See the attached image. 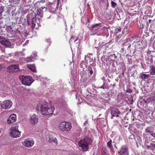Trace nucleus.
<instances>
[{
	"mask_svg": "<svg viewBox=\"0 0 155 155\" xmlns=\"http://www.w3.org/2000/svg\"><path fill=\"white\" fill-rule=\"evenodd\" d=\"M150 134L153 137L155 138V133H154L153 132H152V133Z\"/></svg>",
	"mask_w": 155,
	"mask_h": 155,
	"instance_id": "43",
	"label": "nucleus"
},
{
	"mask_svg": "<svg viewBox=\"0 0 155 155\" xmlns=\"http://www.w3.org/2000/svg\"><path fill=\"white\" fill-rule=\"evenodd\" d=\"M105 85V84L104 83L103 84V85L102 86L100 87H99L98 88H100L103 89H105V88L104 87V86Z\"/></svg>",
	"mask_w": 155,
	"mask_h": 155,
	"instance_id": "39",
	"label": "nucleus"
},
{
	"mask_svg": "<svg viewBox=\"0 0 155 155\" xmlns=\"http://www.w3.org/2000/svg\"><path fill=\"white\" fill-rule=\"evenodd\" d=\"M150 75H155V67L154 65L150 66Z\"/></svg>",
	"mask_w": 155,
	"mask_h": 155,
	"instance_id": "23",
	"label": "nucleus"
},
{
	"mask_svg": "<svg viewBox=\"0 0 155 155\" xmlns=\"http://www.w3.org/2000/svg\"><path fill=\"white\" fill-rule=\"evenodd\" d=\"M12 102L10 100H6L4 101L1 102L0 105L2 109H9L12 106Z\"/></svg>",
	"mask_w": 155,
	"mask_h": 155,
	"instance_id": "7",
	"label": "nucleus"
},
{
	"mask_svg": "<svg viewBox=\"0 0 155 155\" xmlns=\"http://www.w3.org/2000/svg\"><path fill=\"white\" fill-rule=\"evenodd\" d=\"M88 21V18L86 16L83 17L81 19L82 22L85 24H87Z\"/></svg>",
	"mask_w": 155,
	"mask_h": 155,
	"instance_id": "25",
	"label": "nucleus"
},
{
	"mask_svg": "<svg viewBox=\"0 0 155 155\" xmlns=\"http://www.w3.org/2000/svg\"><path fill=\"white\" fill-rule=\"evenodd\" d=\"M101 152L102 155H109V152L106 147H103L102 148Z\"/></svg>",
	"mask_w": 155,
	"mask_h": 155,
	"instance_id": "21",
	"label": "nucleus"
},
{
	"mask_svg": "<svg viewBox=\"0 0 155 155\" xmlns=\"http://www.w3.org/2000/svg\"><path fill=\"white\" fill-rule=\"evenodd\" d=\"M42 14V9L41 8L37 10V14L38 15H41Z\"/></svg>",
	"mask_w": 155,
	"mask_h": 155,
	"instance_id": "35",
	"label": "nucleus"
},
{
	"mask_svg": "<svg viewBox=\"0 0 155 155\" xmlns=\"http://www.w3.org/2000/svg\"><path fill=\"white\" fill-rule=\"evenodd\" d=\"M27 23L28 25H30L31 24V21L30 20V19L28 18L27 19Z\"/></svg>",
	"mask_w": 155,
	"mask_h": 155,
	"instance_id": "41",
	"label": "nucleus"
},
{
	"mask_svg": "<svg viewBox=\"0 0 155 155\" xmlns=\"http://www.w3.org/2000/svg\"><path fill=\"white\" fill-rule=\"evenodd\" d=\"M112 86V87H113V88H114V87L116 86V84H113Z\"/></svg>",
	"mask_w": 155,
	"mask_h": 155,
	"instance_id": "53",
	"label": "nucleus"
},
{
	"mask_svg": "<svg viewBox=\"0 0 155 155\" xmlns=\"http://www.w3.org/2000/svg\"><path fill=\"white\" fill-rule=\"evenodd\" d=\"M154 131V129L152 126H149L147 127L145 129V132L146 133L151 134Z\"/></svg>",
	"mask_w": 155,
	"mask_h": 155,
	"instance_id": "19",
	"label": "nucleus"
},
{
	"mask_svg": "<svg viewBox=\"0 0 155 155\" xmlns=\"http://www.w3.org/2000/svg\"><path fill=\"white\" fill-rule=\"evenodd\" d=\"M37 18L36 16L34 17L31 19V25L32 28L34 29L36 23Z\"/></svg>",
	"mask_w": 155,
	"mask_h": 155,
	"instance_id": "20",
	"label": "nucleus"
},
{
	"mask_svg": "<svg viewBox=\"0 0 155 155\" xmlns=\"http://www.w3.org/2000/svg\"><path fill=\"white\" fill-rule=\"evenodd\" d=\"M54 107L52 106H50L49 107H47L46 110V115H49L52 114H53V112L54 110Z\"/></svg>",
	"mask_w": 155,
	"mask_h": 155,
	"instance_id": "17",
	"label": "nucleus"
},
{
	"mask_svg": "<svg viewBox=\"0 0 155 155\" xmlns=\"http://www.w3.org/2000/svg\"><path fill=\"white\" fill-rule=\"evenodd\" d=\"M71 127V124L70 123L65 122L61 123L59 127V129L62 131H68Z\"/></svg>",
	"mask_w": 155,
	"mask_h": 155,
	"instance_id": "5",
	"label": "nucleus"
},
{
	"mask_svg": "<svg viewBox=\"0 0 155 155\" xmlns=\"http://www.w3.org/2000/svg\"><path fill=\"white\" fill-rule=\"evenodd\" d=\"M112 140L111 139H110L109 141L107 143V146L109 148H111L113 147L112 145Z\"/></svg>",
	"mask_w": 155,
	"mask_h": 155,
	"instance_id": "28",
	"label": "nucleus"
},
{
	"mask_svg": "<svg viewBox=\"0 0 155 155\" xmlns=\"http://www.w3.org/2000/svg\"><path fill=\"white\" fill-rule=\"evenodd\" d=\"M120 138L119 136H116L114 138V141L116 140L118 142H119L120 140Z\"/></svg>",
	"mask_w": 155,
	"mask_h": 155,
	"instance_id": "36",
	"label": "nucleus"
},
{
	"mask_svg": "<svg viewBox=\"0 0 155 155\" xmlns=\"http://www.w3.org/2000/svg\"><path fill=\"white\" fill-rule=\"evenodd\" d=\"M115 80H116L117 81H118V79H115Z\"/></svg>",
	"mask_w": 155,
	"mask_h": 155,
	"instance_id": "62",
	"label": "nucleus"
},
{
	"mask_svg": "<svg viewBox=\"0 0 155 155\" xmlns=\"http://www.w3.org/2000/svg\"><path fill=\"white\" fill-rule=\"evenodd\" d=\"M88 124V123L87 121L86 120L85 121V122L84 123L83 126H86V125H87Z\"/></svg>",
	"mask_w": 155,
	"mask_h": 155,
	"instance_id": "47",
	"label": "nucleus"
},
{
	"mask_svg": "<svg viewBox=\"0 0 155 155\" xmlns=\"http://www.w3.org/2000/svg\"><path fill=\"white\" fill-rule=\"evenodd\" d=\"M88 73H89L90 75H89V76H91L92 74H93V71L91 67H89L88 68Z\"/></svg>",
	"mask_w": 155,
	"mask_h": 155,
	"instance_id": "31",
	"label": "nucleus"
},
{
	"mask_svg": "<svg viewBox=\"0 0 155 155\" xmlns=\"http://www.w3.org/2000/svg\"><path fill=\"white\" fill-rule=\"evenodd\" d=\"M129 25H127L125 26V27L124 28V30L125 31H127V30H128V28H129Z\"/></svg>",
	"mask_w": 155,
	"mask_h": 155,
	"instance_id": "38",
	"label": "nucleus"
},
{
	"mask_svg": "<svg viewBox=\"0 0 155 155\" xmlns=\"http://www.w3.org/2000/svg\"><path fill=\"white\" fill-rule=\"evenodd\" d=\"M45 42L47 43V47L46 48V51L47 48L49 46L51 43V41L49 39H46Z\"/></svg>",
	"mask_w": 155,
	"mask_h": 155,
	"instance_id": "27",
	"label": "nucleus"
},
{
	"mask_svg": "<svg viewBox=\"0 0 155 155\" xmlns=\"http://www.w3.org/2000/svg\"><path fill=\"white\" fill-rule=\"evenodd\" d=\"M104 1V0H100V2H103Z\"/></svg>",
	"mask_w": 155,
	"mask_h": 155,
	"instance_id": "59",
	"label": "nucleus"
},
{
	"mask_svg": "<svg viewBox=\"0 0 155 155\" xmlns=\"http://www.w3.org/2000/svg\"><path fill=\"white\" fill-rule=\"evenodd\" d=\"M2 9L0 8V14H2Z\"/></svg>",
	"mask_w": 155,
	"mask_h": 155,
	"instance_id": "49",
	"label": "nucleus"
},
{
	"mask_svg": "<svg viewBox=\"0 0 155 155\" xmlns=\"http://www.w3.org/2000/svg\"><path fill=\"white\" fill-rule=\"evenodd\" d=\"M80 74L81 76V80L83 82H85L87 79L90 78L89 75H87V73L85 71L83 70L80 72Z\"/></svg>",
	"mask_w": 155,
	"mask_h": 155,
	"instance_id": "9",
	"label": "nucleus"
},
{
	"mask_svg": "<svg viewBox=\"0 0 155 155\" xmlns=\"http://www.w3.org/2000/svg\"><path fill=\"white\" fill-rule=\"evenodd\" d=\"M51 15H50L48 18H51Z\"/></svg>",
	"mask_w": 155,
	"mask_h": 155,
	"instance_id": "63",
	"label": "nucleus"
},
{
	"mask_svg": "<svg viewBox=\"0 0 155 155\" xmlns=\"http://www.w3.org/2000/svg\"><path fill=\"white\" fill-rule=\"evenodd\" d=\"M130 46H131V45L130 44H129V46H128V48L130 47Z\"/></svg>",
	"mask_w": 155,
	"mask_h": 155,
	"instance_id": "61",
	"label": "nucleus"
},
{
	"mask_svg": "<svg viewBox=\"0 0 155 155\" xmlns=\"http://www.w3.org/2000/svg\"><path fill=\"white\" fill-rule=\"evenodd\" d=\"M22 143L23 145L25 147H31L33 145L34 142L32 140L27 139Z\"/></svg>",
	"mask_w": 155,
	"mask_h": 155,
	"instance_id": "12",
	"label": "nucleus"
},
{
	"mask_svg": "<svg viewBox=\"0 0 155 155\" xmlns=\"http://www.w3.org/2000/svg\"><path fill=\"white\" fill-rule=\"evenodd\" d=\"M151 21V19H149V23H150Z\"/></svg>",
	"mask_w": 155,
	"mask_h": 155,
	"instance_id": "57",
	"label": "nucleus"
},
{
	"mask_svg": "<svg viewBox=\"0 0 155 155\" xmlns=\"http://www.w3.org/2000/svg\"><path fill=\"white\" fill-rule=\"evenodd\" d=\"M122 75L120 74L119 75V77L120 78H121V77H122Z\"/></svg>",
	"mask_w": 155,
	"mask_h": 155,
	"instance_id": "54",
	"label": "nucleus"
},
{
	"mask_svg": "<svg viewBox=\"0 0 155 155\" xmlns=\"http://www.w3.org/2000/svg\"><path fill=\"white\" fill-rule=\"evenodd\" d=\"M2 45L7 47H9L11 46V43L8 40L5 39Z\"/></svg>",
	"mask_w": 155,
	"mask_h": 155,
	"instance_id": "24",
	"label": "nucleus"
},
{
	"mask_svg": "<svg viewBox=\"0 0 155 155\" xmlns=\"http://www.w3.org/2000/svg\"><path fill=\"white\" fill-rule=\"evenodd\" d=\"M119 155H129L128 147L126 145H122L118 151Z\"/></svg>",
	"mask_w": 155,
	"mask_h": 155,
	"instance_id": "6",
	"label": "nucleus"
},
{
	"mask_svg": "<svg viewBox=\"0 0 155 155\" xmlns=\"http://www.w3.org/2000/svg\"><path fill=\"white\" fill-rule=\"evenodd\" d=\"M2 18L3 17L2 14H0V19H2Z\"/></svg>",
	"mask_w": 155,
	"mask_h": 155,
	"instance_id": "50",
	"label": "nucleus"
},
{
	"mask_svg": "<svg viewBox=\"0 0 155 155\" xmlns=\"http://www.w3.org/2000/svg\"><path fill=\"white\" fill-rule=\"evenodd\" d=\"M91 142V139L86 136L80 140L78 143V145L79 147H81L83 151H87L89 148L88 145Z\"/></svg>",
	"mask_w": 155,
	"mask_h": 155,
	"instance_id": "1",
	"label": "nucleus"
},
{
	"mask_svg": "<svg viewBox=\"0 0 155 155\" xmlns=\"http://www.w3.org/2000/svg\"><path fill=\"white\" fill-rule=\"evenodd\" d=\"M151 147H152V148H154L155 149V143H151Z\"/></svg>",
	"mask_w": 155,
	"mask_h": 155,
	"instance_id": "44",
	"label": "nucleus"
},
{
	"mask_svg": "<svg viewBox=\"0 0 155 155\" xmlns=\"http://www.w3.org/2000/svg\"><path fill=\"white\" fill-rule=\"evenodd\" d=\"M28 68L33 72H35L36 71V68L34 65H28Z\"/></svg>",
	"mask_w": 155,
	"mask_h": 155,
	"instance_id": "26",
	"label": "nucleus"
},
{
	"mask_svg": "<svg viewBox=\"0 0 155 155\" xmlns=\"http://www.w3.org/2000/svg\"><path fill=\"white\" fill-rule=\"evenodd\" d=\"M132 155H138L136 154L135 153H134V154H132Z\"/></svg>",
	"mask_w": 155,
	"mask_h": 155,
	"instance_id": "60",
	"label": "nucleus"
},
{
	"mask_svg": "<svg viewBox=\"0 0 155 155\" xmlns=\"http://www.w3.org/2000/svg\"><path fill=\"white\" fill-rule=\"evenodd\" d=\"M124 71H123V70H122V77H123L124 76Z\"/></svg>",
	"mask_w": 155,
	"mask_h": 155,
	"instance_id": "51",
	"label": "nucleus"
},
{
	"mask_svg": "<svg viewBox=\"0 0 155 155\" xmlns=\"http://www.w3.org/2000/svg\"><path fill=\"white\" fill-rule=\"evenodd\" d=\"M121 28L120 27H119L118 28H116L115 30V33L117 34L119 33V32H121Z\"/></svg>",
	"mask_w": 155,
	"mask_h": 155,
	"instance_id": "33",
	"label": "nucleus"
},
{
	"mask_svg": "<svg viewBox=\"0 0 155 155\" xmlns=\"http://www.w3.org/2000/svg\"><path fill=\"white\" fill-rule=\"evenodd\" d=\"M108 47V45H107V44H106L105 45H103L102 46V47L103 48H106V47Z\"/></svg>",
	"mask_w": 155,
	"mask_h": 155,
	"instance_id": "48",
	"label": "nucleus"
},
{
	"mask_svg": "<svg viewBox=\"0 0 155 155\" xmlns=\"http://www.w3.org/2000/svg\"><path fill=\"white\" fill-rule=\"evenodd\" d=\"M117 5V4L114 2L112 1H111V6L112 8H115V6Z\"/></svg>",
	"mask_w": 155,
	"mask_h": 155,
	"instance_id": "34",
	"label": "nucleus"
},
{
	"mask_svg": "<svg viewBox=\"0 0 155 155\" xmlns=\"http://www.w3.org/2000/svg\"><path fill=\"white\" fill-rule=\"evenodd\" d=\"M110 110L111 119H113L114 117H118V115L120 114V111L116 108H111Z\"/></svg>",
	"mask_w": 155,
	"mask_h": 155,
	"instance_id": "10",
	"label": "nucleus"
},
{
	"mask_svg": "<svg viewBox=\"0 0 155 155\" xmlns=\"http://www.w3.org/2000/svg\"><path fill=\"white\" fill-rule=\"evenodd\" d=\"M104 26V24L102 22L98 23H95L91 25L90 27V30L91 33V35H94L97 34L99 31L101 27Z\"/></svg>",
	"mask_w": 155,
	"mask_h": 155,
	"instance_id": "3",
	"label": "nucleus"
},
{
	"mask_svg": "<svg viewBox=\"0 0 155 155\" xmlns=\"http://www.w3.org/2000/svg\"><path fill=\"white\" fill-rule=\"evenodd\" d=\"M37 56V52H33L32 54L31 55V57L34 60L36 58Z\"/></svg>",
	"mask_w": 155,
	"mask_h": 155,
	"instance_id": "29",
	"label": "nucleus"
},
{
	"mask_svg": "<svg viewBox=\"0 0 155 155\" xmlns=\"http://www.w3.org/2000/svg\"><path fill=\"white\" fill-rule=\"evenodd\" d=\"M113 148H113V147H112V148H110L111 150V153H112L113 154H114L115 153V151L114 150Z\"/></svg>",
	"mask_w": 155,
	"mask_h": 155,
	"instance_id": "40",
	"label": "nucleus"
},
{
	"mask_svg": "<svg viewBox=\"0 0 155 155\" xmlns=\"http://www.w3.org/2000/svg\"><path fill=\"white\" fill-rule=\"evenodd\" d=\"M73 39V37L72 36L71 37V40H72Z\"/></svg>",
	"mask_w": 155,
	"mask_h": 155,
	"instance_id": "58",
	"label": "nucleus"
},
{
	"mask_svg": "<svg viewBox=\"0 0 155 155\" xmlns=\"http://www.w3.org/2000/svg\"><path fill=\"white\" fill-rule=\"evenodd\" d=\"M8 69L11 70L10 71L14 72L15 70H19V65H12L8 67Z\"/></svg>",
	"mask_w": 155,
	"mask_h": 155,
	"instance_id": "18",
	"label": "nucleus"
},
{
	"mask_svg": "<svg viewBox=\"0 0 155 155\" xmlns=\"http://www.w3.org/2000/svg\"><path fill=\"white\" fill-rule=\"evenodd\" d=\"M47 108L46 105L39 104L37 105L36 110L40 112L42 114L46 115Z\"/></svg>",
	"mask_w": 155,
	"mask_h": 155,
	"instance_id": "8",
	"label": "nucleus"
},
{
	"mask_svg": "<svg viewBox=\"0 0 155 155\" xmlns=\"http://www.w3.org/2000/svg\"><path fill=\"white\" fill-rule=\"evenodd\" d=\"M154 97H153V98H152V99L154 101L155 100V94H154Z\"/></svg>",
	"mask_w": 155,
	"mask_h": 155,
	"instance_id": "52",
	"label": "nucleus"
},
{
	"mask_svg": "<svg viewBox=\"0 0 155 155\" xmlns=\"http://www.w3.org/2000/svg\"><path fill=\"white\" fill-rule=\"evenodd\" d=\"M150 76V75L149 74H141L139 78H140L142 79L143 80L148 79Z\"/></svg>",
	"mask_w": 155,
	"mask_h": 155,
	"instance_id": "22",
	"label": "nucleus"
},
{
	"mask_svg": "<svg viewBox=\"0 0 155 155\" xmlns=\"http://www.w3.org/2000/svg\"><path fill=\"white\" fill-rule=\"evenodd\" d=\"M91 56H92V54H88L85 56L84 59L87 64H89L90 65H92L94 64V61Z\"/></svg>",
	"mask_w": 155,
	"mask_h": 155,
	"instance_id": "11",
	"label": "nucleus"
},
{
	"mask_svg": "<svg viewBox=\"0 0 155 155\" xmlns=\"http://www.w3.org/2000/svg\"><path fill=\"white\" fill-rule=\"evenodd\" d=\"M18 126H13L10 130V134L13 138H17L21 135V133L18 130Z\"/></svg>",
	"mask_w": 155,
	"mask_h": 155,
	"instance_id": "4",
	"label": "nucleus"
},
{
	"mask_svg": "<svg viewBox=\"0 0 155 155\" xmlns=\"http://www.w3.org/2000/svg\"><path fill=\"white\" fill-rule=\"evenodd\" d=\"M57 7H58V6L61 4V2L60 1V0H57Z\"/></svg>",
	"mask_w": 155,
	"mask_h": 155,
	"instance_id": "42",
	"label": "nucleus"
},
{
	"mask_svg": "<svg viewBox=\"0 0 155 155\" xmlns=\"http://www.w3.org/2000/svg\"><path fill=\"white\" fill-rule=\"evenodd\" d=\"M151 143H150V145H148L147 146V148L148 149H151L152 148V147H151Z\"/></svg>",
	"mask_w": 155,
	"mask_h": 155,
	"instance_id": "46",
	"label": "nucleus"
},
{
	"mask_svg": "<svg viewBox=\"0 0 155 155\" xmlns=\"http://www.w3.org/2000/svg\"><path fill=\"white\" fill-rule=\"evenodd\" d=\"M57 8L58 7L57 6L55 7L54 3H50L48 4V8L51 13H54L56 11V8Z\"/></svg>",
	"mask_w": 155,
	"mask_h": 155,
	"instance_id": "16",
	"label": "nucleus"
},
{
	"mask_svg": "<svg viewBox=\"0 0 155 155\" xmlns=\"http://www.w3.org/2000/svg\"><path fill=\"white\" fill-rule=\"evenodd\" d=\"M42 9H43L44 8H45L46 9V8H45V7H41Z\"/></svg>",
	"mask_w": 155,
	"mask_h": 155,
	"instance_id": "55",
	"label": "nucleus"
},
{
	"mask_svg": "<svg viewBox=\"0 0 155 155\" xmlns=\"http://www.w3.org/2000/svg\"><path fill=\"white\" fill-rule=\"evenodd\" d=\"M48 141L52 143H54L56 145L58 143L57 139L52 135L48 134Z\"/></svg>",
	"mask_w": 155,
	"mask_h": 155,
	"instance_id": "14",
	"label": "nucleus"
},
{
	"mask_svg": "<svg viewBox=\"0 0 155 155\" xmlns=\"http://www.w3.org/2000/svg\"><path fill=\"white\" fill-rule=\"evenodd\" d=\"M38 118L35 114L31 115L30 119V121L33 125L37 123L38 121Z\"/></svg>",
	"mask_w": 155,
	"mask_h": 155,
	"instance_id": "13",
	"label": "nucleus"
},
{
	"mask_svg": "<svg viewBox=\"0 0 155 155\" xmlns=\"http://www.w3.org/2000/svg\"><path fill=\"white\" fill-rule=\"evenodd\" d=\"M16 120V115L15 114H12L10 115L7 120L8 124H11L15 122Z\"/></svg>",
	"mask_w": 155,
	"mask_h": 155,
	"instance_id": "15",
	"label": "nucleus"
},
{
	"mask_svg": "<svg viewBox=\"0 0 155 155\" xmlns=\"http://www.w3.org/2000/svg\"><path fill=\"white\" fill-rule=\"evenodd\" d=\"M124 96V95L122 93H119L117 95V99L118 100H121Z\"/></svg>",
	"mask_w": 155,
	"mask_h": 155,
	"instance_id": "32",
	"label": "nucleus"
},
{
	"mask_svg": "<svg viewBox=\"0 0 155 155\" xmlns=\"http://www.w3.org/2000/svg\"><path fill=\"white\" fill-rule=\"evenodd\" d=\"M25 61L27 62H28L34 61V60L31 56L25 59Z\"/></svg>",
	"mask_w": 155,
	"mask_h": 155,
	"instance_id": "30",
	"label": "nucleus"
},
{
	"mask_svg": "<svg viewBox=\"0 0 155 155\" xmlns=\"http://www.w3.org/2000/svg\"><path fill=\"white\" fill-rule=\"evenodd\" d=\"M19 78L22 84L26 86H30L34 81L32 77L29 76L22 75Z\"/></svg>",
	"mask_w": 155,
	"mask_h": 155,
	"instance_id": "2",
	"label": "nucleus"
},
{
	"mask_svg": "<svg viewBox=\"0 0 155 155\" xmlns=\"http://www.w3.org/2000/svg\"><path fill=\"white\" fill-rule=\"evenodd\" d=\"M5 38H3L2 37L0 36V42L2 44L3 43L4 41L5 40Z\"/></svg>",
	"mask_w": 155,
	"mask_h": 155,
	"instance_id": "37",
	"label": "nucleus"
},
{
	"mask_svg": "<svg viewBox=\"0 0 155 155\" xmlns=\"http://www.w3.org/2000/svg\"><path fill=\"white\" fill-rule=\"evenodd\" d=\"M77 40V39L75 40V41H74V42L76 41Z\"/></svg>",
	"mask_w": 155,
	"mask_h": 155,
	"instance_id": "64",
	"label": "nucleus"
},
{
	"mask_svg": "<svg viewBox=\"0 0 155 155\" xmlns=\"http://www.w3.org/2000/svg\"><path fill=\"white\" fill-rule=\"evenodd\" d=\"M114 146H115V148H116V149H117V146H116V144H114Z\"/></svg>",
	"mask_w": 155,
	"mask_h": 155,
	"instance_id": "56",
	"label": "nucleus"
},
{
	"mask_svg": "<svg viewBox=\"0 0 155 155\" xmlns=\"http://www.w3.org/2000/svg\"><path fill=\"white\" fill-rule=\"evenodd\" d=\"M139 38V35H137L134 37V39H137Z\"/></svg>",
	"mask_w": 155,
	"mask_h": 155,
	"instance_id": "45",
	"label": "nucleus"
}]
</instances>
